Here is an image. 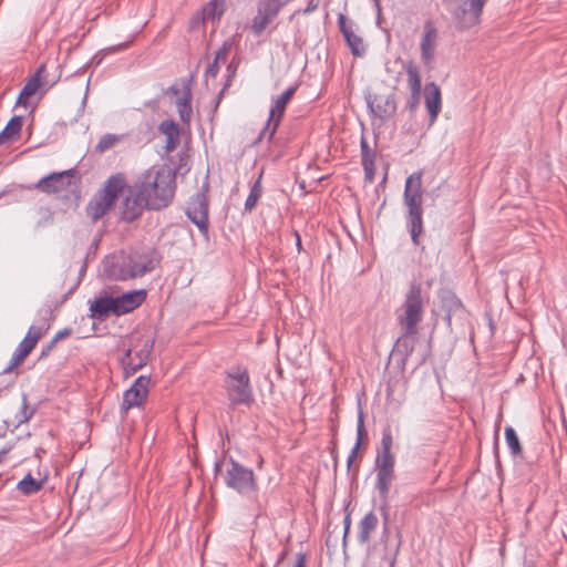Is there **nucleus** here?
Returning a JSON list of instances; mask_svg holds the SVG:
<instances>
[{
  "instance_id": "obj_1",
  "label": "nucleus",
  "mask_w": 567,
  "mask_h": 567,
  "mask_svg": "<svg viewBox=\"0 0 567 567\" xmlns=\"http://www.w3.org/2000/svg\"><path fill=\"white\" fill-rule=\"evenodd\" d=\"M424 301L421 285L411 284L402 306L396 309V322L402 331L392 350L396 367L404 371L408 360L414 351L419 324L423 320Z\"/></svg>"
},
{
  "instance_id": "obj_2",
  "label": "nucleus",
  "mask_w": 567,
  "mask_h": 567,
  "mask_svg": "<svg viewBox=\"0 0 567 567\" xmlns=\"http://www.w3.org/2000/svg\"><path fill=\"white\" fill-rule=\"evenodd\" d=\"M135 185L151 204V210L169 206L176 190V172L166 166H152L136 181Z\"/></svg>"
},
{
  "instance_id": "obj_3",
  "label": "nucleus",
  "mask_w": 567,
  "mask_h": 567,
  "mask_svg": "<svg viewBox=\"0 0 567 567\" xmlns=\"http://www.w3.org/2000/svg\"><path fill=\"white\" fill-rule=\"evenodd\" d=\"M423 172L412 173L405 179L403 202L408 208L406 221L412 243L415 246L420 244V235L423 231V189H422Z\"/></svg>"
},
{
  "instance_id": "obj_4",
  "label": "nucleus",
  "mask_w": 567,
  "mask_h": 567,
  "mask_svg": "<svg viewBox=\"0 0 567 567\" xmlns=\"http://www.w3.org/2000/svg\"><path fill=\"white\" fill-rule=\"evenodd\" d=\"M225 390L231 406H250L255 399L246 367L234 365L225 372Z\"/></svg>"
},
{
  "instance_id": "obj_5",
  "label": "nucleus",
  "mask_w": 567,
  "mask_h": 567,
  "mask_svg": "<svg viewBox=\"0 0 567 567\" xmlns=\"http://www.w3.org/2000/svg\"><path fill=\"white\" fill-rule=\"evenodd\" d=\"M393 437L391 430L382 432L380 449L375 457L377 487L382 497H386L394 480L395 457L392 453Z\"/></svg>"
},
{
  "instance_id": "obj_6",
  "label": "nucleus",
  "mask_w": 567,
  "mask_h": 567,
  "mask_svg": "<svg viewBox=\"0 0 567 567\" xmlns=\"http://www.w3.org/2000/svg\"><path fill=\"white\" fill-rule=\"evenodd\" d=\"M125 181L122 175H113L104 184L86 206V214L94 221L100 219L114 204L117 196L124 190Z\"/></svg>"
},
{
  "instance_id": "obj_7",
  "label": "nucleus",
  "mask_w": 567,
  "mask_h": 567,
  "mask_svg": "<svg viewBox=\"0 0 567 567\" xmlns=\"http://www.w3.org/2000/svg\"><path fill=\"white\" fill-rule=\"evenodd\" d=\"M154 348V339L150 337H140L124 351L120 359L125 378L133 375L140 369L145 367L150 360Z\"/></svg>"
},
{
  "instance_id": "obj_8",
  "label": "nucleus",
  "mask_w": 567,
  "mask_h": 567,
  "mask_svg": "<svg viewBox=\"0 0 567 567\" xmlns=\"http://www.w3.org/2000/svg\"><path fill=\"white\" fill-rule=\"evenodd\" d=\"M224 481L227 487L246 495L257 489V480L251 468H248L230 457L227 461Z\"/></svg>"
},
{
  "instance_id": "obj_9",
  "label": "nucleus",
  "mask_w": 567,
  "mask_h": 567,
  "mask_svg": "<svg viewBox=\"0 0 567 567\" xmlns=\"http://www.w3.org/2000/svg\"><path fill=\"white\" fill-rule=\"evenodd\" d=\"M296 90V86H289L279 96L275 99L269 111L268 120L265 123L264 128L259 133L257 142H261L262 140H267L268 143L272 142L274 136L285 115L287 104L295 95Z\"/></svg>"
},
{
  "instance_id": "obj_10",
  "label": "nucleus",
  "mask_w": 567,
  "mask_h": 567,
  "mask_svg": "<svg viewBox=\"0 0 567 567\" xmlns=\"http://www.w3.org/2000/svg\"><path fill=\"white\" fill-rule=\"evenodd\" d=\"M151 210V204L140 188L134 184L130 186L120 206V217L125 223L138 219L144 210Z\"/></svg>"
},
{
  "instance_id": "obj_11",
  "label": "nucleus",
  "mask_w": 567,
  "mask_h": 567,
  "mask_svg": "<svg viewBox=\"0 0 567 567\" xmlns=\"http://www.w3.org/2000/svg\"><path fill=\"white\" fill-rule=\"evenodd\" d=\"M50 324H41V326H31L23 338V340L16 348L10 363L7 368L3 369L2 373H9L14 368L20 365L24 359L31 353V351L35 348L38 341L41 339L44 332L48 331Z\"/></svg>"
},
{
  "instance_id": "obj_12",
  "label": "nucleus",
  "mask_w": 567,
  "mask_h": 567,
  "mask_svg": "<svg viewBox=\"0 0 567 567\" xmlns=\"http://www.w3.org/2000/svg\"><path fill=\"white\" fill-rule=\"evenodd\" d=\"M487 0H456L452 14L461 28H470L480 22Z\"/></svg>"
},
{
  "instance_id": "obj_13",
  "label": "nucleus",
  "mask_w": 567,
  "mask_h": 567,
  "mask_svg": "<svg viewBox=\"0 0 567 567\" xmlns=\"http://www.w3.org/2000/svg\"><path fill=\"white\" fill-rule=\"evenodd\" d=\"M186 215L195 224L199 231L208 235V198L205 192H197L188 202Z\"/></svg>"
},
{
  "instance_id": "obj_14",
  "label": "nucleus",
  "mask_w": 567,
  "mask_h": 567,
  "mask_svg": "<svg viewBox=\"0 0 567 567\" xmlns=\"http://www.w3.org/2000/svg\"><path fill=\"white\" fill-rule=\"evenodd\" d=\"M365 101L371 113L381 121L390 120L396 112L393 94H368Z\"/></svg>"
},
{
  "instance_id": "obj_15",
  "label": "nucleus",
  "mask_w": 567,
  "mask_h": 567,
  "mask_svg": "<svg viewBox=\"0 0 567 567\" xmlns=\"http://www.w3.org/2000/svg\"><path fill=\"white\" fill-rule=\"evenodd\" d=\"M74 177V171L54 172L42 177L35 188L45 194H55L65 190L71 185V178Z\"/></svg>"
},
{
  "instance_id": "obj_16",
  "label": "nucleus",
  "mask_w": 567,
  "mask_h": 567,
  "mask_svg": "<svg viewBox=\"0 0 567 567\" xmlns=\"http://www.w3.org/2000/svg\"><path fill=\"white\" fill-rule=\"evenodd\" d=\"M281 4L269 0H259L257 13L252 19L251 30L255 35H260L267 25L279 14Z\"/></svg>"
},
{
  "instance_id": "obj_17",
  "label": "nucleus",
  "mask_w": 567,
  "mask_h": 567,
  "mask_svg": "<svg viewBox=\"0 0 567 567\" xmlns=\"http://www.w3.org/2000/svg\"><path fill=\"white\" fill-rule=\"evenodd\" d=\"M151 377L140 375L134 383L123 394L122 409L127 411L140 406L147 398Z\"/></svg>"
},
{
  "instance_id": "obj_18",
  "label": "nucleus",
  "mask_w": 567,
  "mask_h": 567,
  "mask_svg": "<svg viewBox=\"0 0 567 567\" xmlns=\"http://www.w3.org/2000/svg\"><path fill=\"white\" fill-rule=\"evenodd\" d=\"M437 39L439 33L434 23L431 20L425 21L420 42L421 59L425 65H431L434 61Z\"/></svg>"
},
{
  "instance_id": "obj_19",
  "label": "nucleus",
  "mask_w": 567,
  "mask_h": 567,
  "mask_svg": "<svg viewBox=\"0 0 567 567\" xmlns=\"http://www.w3.org/2000/svg\"><path fill=\"white\" fill-rule=\"evenodd\" d=\"M146 299V290L138 289L115 297L117 316L126 315L138 308Z\"/></svg>"
},
{
  "instance_id": "obj_20",
  "label": "nucleus",
  "mask_w": 567,
  "mask_h": 567,
  "mask_svg": "<svg viewBox=\"0 0 567 567\" xmlns=\"http://www.w3.org/2000/svg\"><path fill=\"white\" fill-rule=\"evenodd\" d=\"M424 91L425 106L430 114V123L433 124L441 111V91L434 82L427 83Z\"/></svg>"
},
{
  "instance_id": "obj_21",
  "label": "nucleus",
  "mask_w": 567,
  "mask_h": 567,
  "mask_svg": "<svg viewBox=\"0 0 567 567\" xmlns=\"http://www.w3.org/2000/svg\"><path fill=\"white\" fill-rule=\"evenodd\" d=\"M91 316L93 318H106L113 313L117 316L115 297L104 296L96 298L90 306Z\"/></svg>"
},
{
  "instance_id": "obj_22",
  "label": "nucleus",
  "mask_w": 567,
  "mask_h": 567,
  "mask_svg": "<svg viewBox=\"0 0 567 567\" xmlns=\"http://www.w3.org/2000/svg\"><path fill=\"white\" fill-rule=\"evenodd\" d=\"M45 72V63H42L37 72L27 81L22 87V95L32 96L40 87L45 86L47 89L52 87L56 80H44L41 81L43 73Z\"/></svg>"
},
{
  "instance_id": "obj_23",
  "label": "nucleus",
  "mask_w": 567,
  "mask_h": 567,
  "mask_svg": "<svg viewBox=\"0 0 567 567\" xmlns=\"http://www.w3.org/2000/svg\"><path fill=\"white\" fill-rule=\"evenodd\" d=\"M339 25L351 52L358 56L362 55L365 51L363 41L351 29L346 27V19L342 14L339 17Z\"/></svg>"
},
{
  "instance_id": "obj_24",
  "label": "nucleus",
  "mask_w": 567,
  "mask_h": 567,
  "mask_svg": "<svg viewBox=\"0 0 567 567\" xmlns=\"http://www.w3.org/2000/svg\"><path fill=\"white\" fill-rule=\"evenodd\" d=\"M379 519L373 512L367 513L359 523L358 540L360 544H367L370 540L371 533L375 530Z\"/></svg>"
},
{
  "instance_id": "obj_25",
  "label": "nucleus",
  "mask_w": 567,
  "mask_h": 567,
  "mask_svg": "<svg viewBox=\"0 0 567 567\" xmlns=\"http://www.w3.org/2000/svg\"><path fill=\"white\" fill-rule=\"evenodd\" d=\"M192 92L188 86H185L182 95L176 100V107L179 118L183 123H189L192 117Z\"/></svg>"
},
{
  "instance_id": "obj_26",
  "label": "nucleus",
  "mask_w": 567,
  "mask_h": 567,
  "mask_svg": "<svg viewBox=\"0 0 567 567\" xmlns=\"http://www.w3.org/2000/svg\"><path fill=\"white\" fill-rule=\"evenodd\" d=\"M23 117L13 116L0 133V143L3 141L13 142L20 137Z\"/></svg>"
},
{
  "instance_id": "obj_27",
  "label": "nucleus",
  "mask_w": 567,
  "mask_h": 567,
  "mask_svg": "<svg viewBox=\"0 0 567 567\" xmlns=\"http://www.w3.org/2000/svg\"><path fill=\"white\" fill-rule=\"evenodd\" d=\"M154 267V262L151 259L130 260L128 270L123 278L143 277L147 272H151Z\"/></svg>"
},
{
  "instance_id": "obj_28",
  "label": "nucleus",
  "mask_w": 567,
  "mask_h": 567,
  "mask_svg": "<svg viewBox=\"0 0 567 567\" xmlns=\"http://www.w3.org/2000/svg\"><path fill=\"white\" fill-rule=\"evenodd\" d=\"M261 177H262V175L260 174L259 177L255 181V183L250 187L249 194L245 202V210H247V212H251L256 208V206L262 195Z\"/></svg>"
},
{
  "instance_id": "obj_29",
  "label": "nucleus",
  "mask_w": 567,
  "mask_h": 567,
  "mask_svg": "<svg viewBox=\"0 0 567 567\" xmlns=\"http://www.w3.org/2000/svg\"><path fill=\"white\" fill-rule=\"evenodd\" d=\"M405 71L408 74V85L411 93L421 92V75L419 68L413 61H409L405 64Z\"/></svg>"
},
{
  "instance_id": "obj_30",
  "label": "nucleus",
  "mask_w": 567,
  "mask_h": 567,
  "mask_svg": "<svg viewBox=\"0 0 567 567\" xmlns=\"http://www.w3.org/2000/svg\"><path fill=\"white\" fill-rule=\"evenodd\" d=\"M17 488L23 495H32L42 488V482L28 474L18 483Z\"/></svg>"
},
{
  "instance_id": "obj_31",
  "label": "nucleus",
  "mask_w": 567,
  "mask_h": 567,
  "mask_svg": "<svg viewBox=\"0 0 567 567\" xmlns=\"http://www.w3.org/2000/svg\"><path fill=\"white\" fill-rule=\"evenodd\" d=\"M505 441L513 456L522 455L523 449L518 435L512 426L505 427Z\"/></svg>"
},
{
  "instance_id": "obj_32",
  "label": "nucleus",
  "mask_w": 567,
  "mask_h": 567,
  "mask_svg": "<svg viewBox=\"0 0 567 567\" xmlns=\"http://www.w3.org/2000/svg\"><path fill=\"white\" fill-rule=\"evenodd\" d=\"M361 157L364 169L369 173L374 166L375 155L364 138L361 140Z\"/></svg>"
},
{
  "instance_id": "obj_33",
  "label": "nucleus",
  "mask_w": 567,
  "mask_h": 567,
  "mask_svg": "<svg viewBox=\"0 0 567 567\" xmlns=\"http://www.w3.org/2000/svg\"><path fill=\"white\" fill-rule=\"evenodd\" d=\"M34 412H35V410L33 408H29L27 395L23 394L22 406H21L20 411L16 414L18 425L29 422L32 419Z\"/></svg>"
},
{
  "instance_id": "obj_34",
  "label": "nucleus",
  "mask_w": 567,
  "mask_h": 567,
  "mask_svg": "<svg viewBox=\"0 0 567 567\" xmlns=\"http://www.w3.org/2000/svg\"><path fill=\"white\" fill-rule=\"evenodd\" d=\"M120 136L115 134H104L100 141L97 142L95 148L97 152L103 153L110 148H112L118 141Z\"/></svg>"
},
{
  "instance_id": "obj_35",
  "label": "nucleus",
  "mask_w": 567,
  "mask_h": 567,
  "mask_svg": "<svg viewBox=\"0 0 567 567\" xmlns=\"http://www.w3.org/2000/svg\"><path fill=\"white\" fill-rule=\"evenodd\" d=\"M158 130L166 138L171 136H181L179 126L173 120L163 121L159 124Z\"/></svg>"
},
{
  "instance_id": "obj_36",
  "label": "nucleus",
  "mask_w": 567,
  "mask_h": 567,
  "mask_svg": "<svg viewBox=\"0 0 567 567\" xmlns=\"http://www.w3.org/2000/svg\"><path fill=\"white\" fill-rule=\"evenodd\" d=\"M233 45H234L233 39H227L226 41H224L223 45L217 50V52L215 54V59L225 63Z\"/></svg>"
},
{
  "instance_id": "obj_37",
  "label": "nucleus",
  "mask_w": 567,
  "mask_h": 567,
  "mask_svg": "<svg viewBox=\"0 0 567 567\" xmlns=\"http://www.w3.org/2000/svg\"><path fill=\"white\" fill-rule=\"evenodd\" d=\"M365 435H367V432H365V427H364L363 416H362V413H360L359 417H358V424H357V441H355L353 449H357V450L360 449Z\"/></svg>"
},
{
  "instance_id": "obj_38",
  "label": "nucleus",
  "mask_w": 567,
  "mask_h": 567,
  "mask_svg": "<svg viewBox=\"0 0 567 567\" xmlns=\"http://www.w3.org/2000/svg\"><path fill=\"white\" fill-rule=\"evenodd\" d=\"M238 64H239V62H236L235 59H233L231 62L227 65V73H228V75H227V80L225 82V87H229L230 86L231 81H233V79L236 75Z\"/></svg>"
},
{
  "instance_id": "obj_39",
  "label": "nucleus",
  "mask_w": 567,
  "mask_h": 567,
  "mask_svg": "<svg viewBox=\"0 0 567 567\" xmlns=\"http://www.w3.org/2000/svg\"><path fill=\"white\" fill-rule=\"evenodd\" d=\"M220 61L214 59L212 63L208 64V66L205 70V76L206 78H216V75L219 72V63Z\"/></svg>"
},
{
  "instance_id": "obj_40",
  "label": "nucleus",
  "mask_w": 567,
  "mask_h": 567,
  "mask_svg": "<svg viewBox=\"0 0 567 567\" xmlns=\"http://www.w3.org/2000/svg\"><path fill=\"white\" fill-rule=\"evenodd\" d=\"M344 530H343V537H342V545L346 547L347 545V538L350 533L351 528V515L350 513H347L343 519Z\"/></svg>"
},
{
  "instance_id": "obj_41",
  "label": "nucleus",
  "mask_w": 567,
  "mask_h": 567,
  "mask_svg": "<svg viewBox=\"0 0 567 567\" xmlns=\"http://www.w3.org/2000/svg\"><path fill=\"white\" fill-rule=\"evenodd\" d=\"M179 144V136H171L166 138L165 151L167 153L173 152Z\"/></svg>"
},
{
  "instance_id": "obj_42",
  "label": "nucleus",
  "mask_w": 567,
  "mask_h": 567,
  "mask_svg": "<svg viewBox=\"0 0 567 567\" xmlns=\"http://www.w3.org/2000/svg\"><path fill=\"white\" fill-rule=\"evenodd\" d=\"M421 92L411 93L408 106L411 111H414L420 102Z\"/></svg>"
},
{
  "instance_id": "obj_43",
  "label": "nucleus",
  "mask_w": 567,
  "mask_h": 567,
  "mask_svg": "<svg viewBox=\"0 0 567 567\" xmlns=\"http://www.w3.org/2000/svg\"><path fill=\"white\" fill-rule=\"evenodd\" d=\"M55 344H56V341L54 339H52L48 344L43 346L41 353H40V359L48 357L51 353V351L54 349Z\"/></svg>"
},
{
  "instance_id": "obj_44",
  "label": "nucleus",
  "mask_w": 567,
  "mask_h": 567,
  "mask_svg": "<svg viewBox=\"0 0 567 567\" xmlns=\"http://www.w3.org/2000/svg\"><path fill=\"white\" fill-rule=\"evenodd\" d=\"M71 333H72V330L70 328H65L63 330L58 331L52 339H54L58 342V341L69 337Z\"/></svg>"
},
{
  "instance_id": "obj_45",
  "label": "nucleus",
  "mask_w": 567,
  "mask_h": 567,
  "mask_svg": "<svg viewBox=\"0 0 567 567\" xmlns=\"http://www.w3.org/2000/svg\"><path fill=\"white\" fill-rule=\"evenodd\" d=\"M358 452H359V450L352 447V450H351V452H350V454H349V456L347 458V468H348V471L351 470L352 463L355 460V457L358 455Z\"/></svg>"
},
{
  "instance_id": "obj_46",
  "label": "nucleus",
  "mask_w": 567,
  "mask_h": 567,
  "mask_svg": "<svg viewBox=\"0 0 567 567\" xmlns=\"http://www.w3.org/2000/svg\"><path fill=\"white\" fill-rule=\"evenodd\" d=\"M306 563H307V557H306V555H305V554H302V553H299V554L297 555V559H296L295 567H307Z\"/></svg>"
},
{
  "instance_id": "obj_47",
  "label": "nucleus",
  "mask_w": 567,
  "mask_h": 567,
  "mask_svg": "<svg viewBox=\"0 0 567 567\" xmlns=\"http://www.w3.org/2000/svg\"><path fill=\"white\" fill-rule=\"evenodd\" d=\"M319 6L318 0H310L305 9V13H311L313 12Z\"/></svg>"
},
{
  "instance_id": "obj_48",
  "label": "nucleus",
  "mask_w": 567,
  "mask_h": 567,
  "mask_svg": "<svg viewBox=\"0 0 567 567\" xmlns=\"http://www.w3.org/2000/svg\"><path fill=\"white\" fill-rule=\"evenodd\" d=\"M28 99L29 96L28 95H22V91L20 92L18 99H17V102H16V105L17 106H24L27 107L28 106Z\"/></svg>"
},
{
  "instance_id": "obj_49",
  "label": "nucleus",
  "mask_w": 567,
  "mask_h": 567,
  "mask_svg": "<svg viewBox=\"0 0 567 567\" xmlns=\"http://www.w3.org/2000/svg\"><path fill=\"white\" fill-rule=\"evenodd\" d=\"M127 43H121V44H117V45H114V47H110L107 49H105V51L107 52H120V51H123L127 48Z\"/></svg>"
},
{
  "instance_id": "obj_50",
  "label": "nucleus",
  "mask_w": 567,
  "mask_h": 567,
  "mask_svg": "<svg viewBox=\"0 0 567 567\" xmlns=\"http://www.w3.org/2000/svg\"><path fill=\"white\" fill-rule=\"evenodd\" d=\"M293 236H295V239H296L297 250L300 252L301 249H302L301 237H300V235H299V233L297 230H293Z\"/></svg>"
},
{
  "instance_id": "obj_51",
  "label": "nucleus",
  "mask_w": 567,
  "mask_h": 567,
  "mask_svg": "<svg viewBox=\"0 0 567 567\" xmlns=\"http://www.w3.org/2000/svg\"><path fill=\"white\" fill-rule=\"evenodd\" d=\"M227 90V87H223L221 91L218 93V95L216 96V102H215V109L218 107L220 101L223 100L224 97V94H225V91Z\"/></svg>"
},
{
  "instance_id": "obj_52",
  "label": "nucleus",
  "mask_w": 567,
  "mask_h": 567,
  "mask_svg": "<svg viewBox=\"0 0 567 567\" xmlns=\"http://www.w3.org/2000/svg\"><path fill=\"white\" fill-rule=\"evenodd\" d=\"M179 164L176 166L175 171H181L184 166V161L187 159V156L184 154H179Z\"/></svg>"
},
{
  "instance_id": "obj_53",
  "label": "nucleus",
  "mask_w": 567,
  "mask_h": 567,
  "mask_svg": "<svg viewBox=\"0 0 567 567\" xmlns=\"http://www.w3.org/2000/svg\"><path fill=\"white\" fill-rule=\"evenodd\" d=\"M337 432H338V425L332 421V424H331L332 437L337 436Z\"/></svg>"
},
{
  "instance_id": "obj_54",
  "label": "nucleus",
  "mask_w": 567,
  "mask_h": 567,
  "mask_svg": "<svg viewBox=\"0 0 567 567\" xmlns=\"http://www.w3.org/2000/svg\"><path fill=\"white\" fill-rule=\"evenodd\" d=\"M334 452H337V439L332 437V441H331V454H334Z\"/></svg>"
},
{
  "instance_id": "obj_55",
  "label": "nucleus",
  "mask_w": 567,
  "mask_h": 567,
  "mask_svg": "<svg viewBox=\"0 0 567 567\" xmlns=\"http://www.w3.org/2000/svg\"><path fill=\"white\" fill-rule=\"evenodd\" d=\"M169 91H171L173 94H175V95L179 94V92H181V90H179L177 86H175V85H172V86L169 87Z\"/></svg>"
},
{
  "instance_id": "obj_56",
  "label": "nucleus",
  "mask_w": 567,
  "mask_h": 567,
  "mask_svg": "<svg viewBox=\"0 0 567 567\" xmlns=\"http://www.w3.org/2000/svg\"><path fill=\"white\" fill-rule=\"evenodd\" d=\"M378 12L381 11V0H372Z\"/></svg>"
},
{
  "instance_id": "obj_57",
  "label": "nucleus",
  "mask_w": 567,
  "mask_h": 567,
  "mask_svg": "<svg viewBox=\"0 0 567 567\" xmlns=\"http://www.w3.org/2000/svg\"><path fill=\"white\" fill-rule=\"evenodd\" d=\"M221 465H223V463H221V462H216V463H215V472H216V473H217V472H219V471L221 470Z\"/></svg>"
},
{
  "instance_id": "obj_58",
  "label": "nucleus",
  "mask_w": 567,
  "mask_h": 567,
  "mask_svg": "<svg viewBox=\"0 0 567 567\" xmlns=\"http://www.w3.org/2000/svg\"><path fill=\"white\" fill-rule=\"evenodd\" d=\"M208 6L212 7L213 10L215 11L217 7V0H212Z\"/></svg>"
},
{
  "instance_id": "obj_59",
  "label": "nucleus",
  "mask_w": 567,
  "mask_h": 567,
  "mask_svg": "<svg viewBox=\"0 0 567 567\" xmlns=\"http://www.w3.org/2000/svg\"><path fill=\"white\" fill-rule=\"evenodd\" d=\"M332 455V458H333V462H334V466L338 465V453L334 452V454H331Z\"/></svg>"
},
{
  "instance_id": "obj_60",
  "label": "nucleus",
  "mask_w": 567,
  "mask_h": 567,
  "mask_svg": "<svg viewBox=\"0 0 567 567\" xmlns=\"http://www.w3.org/2000/svg\"><path fill=\"white\" fill-rule=\"evenodd\" d=\"M395 564V557L389 559V567H393Z\"/></svg>"
},
{
  "instance_id": "obj_61",
  "label": "nucleus",
  "mask_w": 567,
  "mask_h": 567,
  "mask_svg": "<svg viewBox=\"0 0 567 567\" xmlns=\"http://www.w3.org/2000/svg\"><path fill=\"white\" fill-rule=\"evenodd\" d=\"M44 80H55L54 78L50 79L47 74V71L43 73V76L41 78V81H44Z\"/></svg>"
},
{
  "instance_id": "obj_62",
  "label": "nucleus",
  "mask_w": 567,
  "mask_h": 567,
  "mask_svg": "<svg viewBox=\"0 0 567 567\" xmlns=\"http://www.w3.org/2000/svg\"><path fill=\"white\" fill-rule=\"evenodd\" d=\"M326 544L328 547L330 546V544H333V540H331V536H328Z\"/></svg>"
},
{
  "instance_id": "obj_63",
  "label": "nucleus",
  "mask_w": 567,
  "mask_h": 567,
  "mask_svg": "<svg viewBox=\"0 0 567 567\" xmlns=\"http://www.w3.org/2000/svg\"><path fill=\"white\" fill-rule=\"evenodd\" d=\"M326 544L328 547L330 546V544H333V540H331V536H328Z\"/></svg>"
},
{
  "instance_id": "obj_64",
  "label": "nucleus",
  "mask_w": 567,
  "mask_h": 567,
  "mask_svg": "<svg viewBox=\"0 0 567 567\" xmlns=\"http://www.w3.org/2000/svg\"><path fill=\"white\" fill-rule=\"evenodd\" d=\"M388 529V517L386 515L384 516V532H386Z\"/></svg>"
}]
</instances>
